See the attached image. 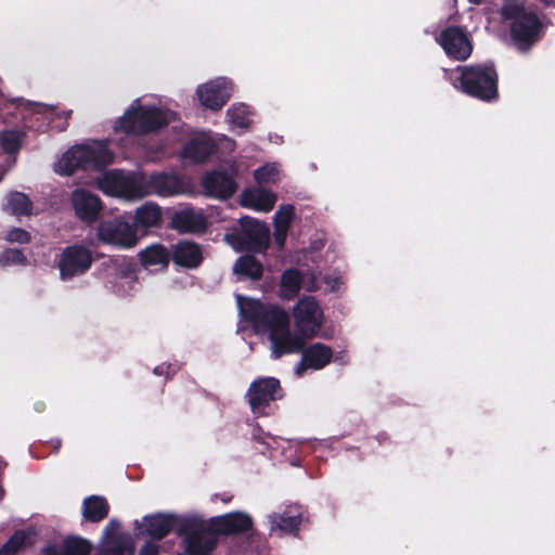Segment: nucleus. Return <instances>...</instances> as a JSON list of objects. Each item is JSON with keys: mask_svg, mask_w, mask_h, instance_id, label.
<instances>
[{"mask_svg": "<svg viewBox=\"0 0 555 555\" xmlns=\"http://www.w3.org/2000/svg\"><path fill=\"white\" fill-rule=\"evenodd\" d=\"M80 548L82 555H88L90 552V545L86 541H80Z\"/></svg>", "mask_w": 555, "mask_h": 555, "instance_id": "obj_44", "label": "nucleus"}, {"mask_svg": "<svg viewBox=\"0 0 555 555\" xmlns=\"http://www.w3.org/2000/svg\"><path fill=\"white\" fill-rule=\"evenodd\" d=\"M141 263L144 267H159L164 269L169 261V254L162 245H152L139 253Z\"/></svg>", "mask_w": 555, "mask_h": 555, "instance_id": "obj_27", "label": "nucleus"}, {"mask_svg": "<svg viewBox=\"0 0 555 555\" xmlns=\"http://www.w3.org/2000/svg\"><path fill=\"white\" fill-rule=\"evenodd\" d=\"M172 225L181 232H201L206 229L207 220L201 210L184 208L175 214Z\"/></svg>", "mask_w": 555, "mask_h": 555, "instance_id": "obj_20", "label": "nucleus"}, {"mask_svg": "<svg viewBox=\"0 0 555 555\" xmlns=\"http://www.w3.org/2000/svg\"><path fill=\"white\" fill-rule=\"evenodd\" d=\"M294 218V207L291 205L282 206L274 217V241L279 246H283L287 236L289 225Z\"/></svg>", "mask_w": 555, "mask_h": 555, "instance_id": "obj_24", "label": "nucleus"}, {"mask_svg": "<svg viewBox=\"0 0 555 555\" xmlns=\"http://www.w3.org/2000/svg\"><path fill=\"white\" fill-rule=\"evenodd\" d=\"M72 203L76 216L85 221H93L102 208L100 198L82 189L73 192Z\"/></svg>", "mask_w": 555, "mask_h": 555, "instance_id": "obj_16", "label": "nucleus"}, {"mask_svg": "<svg viewBox=\"0 0 555 555\" xmlns=\"http://www.w3.org/2000/svg\"><path fill=\"white\" fill-rule=\"evenodd\" d=\"M233 272L238 279L259 280L262 275V264L251 256H242L234 263Z\"/></svg>", "mask_w": 555, "mask_h": 555, "instance_id": "obj_26", "label": "nucleus"}, {"mask_svg": "<svg viewBox=\"0 0 555 555\" xmlns=\"http://www.w3.org/2000/svg\"><path fill=\"white\" fill-rule=\"evenodd\" d=\"M143 522L147 534L157 539L165 537L172 526L170 517L164 515L145 517Z\"/></svg>", "mask_w": 555, "mask_h": 555, "instance_id": "obj_31", "label": "nucleus"}, {"mask_svg": "<svg viewBox=\"0 0 555 555\" xmlns=\"http://www.w3.org/2000/svg\"><path fill=\"white\" fill-rule=\"evenodd\" d=\"M301 285L308 292H313L320 288L319 284L312 280H304L300 273L295 269L286 270L282 274L280 295L282 298L291 299L297 295L300 291Z\"/></svg>", "mask_w": 555, "mask_h": 555, "instance_id": "obj_17", "label": "nucleus"}, {"mask_svg": "<svg viewBox=\"0 0 555 555\" xmlns=\"http://www.w3.org/2000/svg\"><path fill=\"white\" fill-rule=\"evenodd\" d=\"M144 189L147 191L146 196L150 194L168 196L177 194L180 186L175 176L157 173L151 176L149 179L144 176Z\"/></svg>", "mask_w": 555, "mask_h": 555, "instance_id": "obj_23", "label": "nucleus"}, {"mask_svg": "<svg viewBox=\"0 0 555 555\" xmlns=\"http://www.w3.org/2000/svg\"><path fill=\"white\" fill-rule=\"evenodd\" d=\"M280 383L273 377H263L251 383L247 398L253 411H257L275 400L279 396Z\"/></svg>", "mask_w": 555, "mask_h": 555, "instance_id": "obj_13", "label": "nucleus"}, {"mask_svg": "<svg viewBox=\"0 0 555 555\" xmlns=\"http://www.w3.org/2000/svg\"><path fill=\"white\" fill-rule=\"evenodd\" d=\"M468 1L470 3H473V4H476V5H478V4H480L482 2V0H468Z\"/></svg>", "mask_w": 555, "mask_h": 555, "instance_id": "obj_47", "label": "nucleus"}, {"mask_svg": "<svg viewBox=\"0 0 555 555\" xmlns=\"http://www.w3.org/2000/svg\"><path fill=\"white\" fill-rule=\"evenodd\" d=\"M26 257L18 249H5L0 253V266L25 264Z\"/></svg>", "mask_w": 555, "mask_h": 555, "instance_id": "obj_36", "label": "nucleus"}, {"mask_svg": "<svg viewBox=\"0 0 555 555\" xmlns=\"http://www.w3.org/2000/svg\"><path fill=\"white\" fill-rule=\"evenodd\" d=\"M2 495H3V489H2V487L0 486V499L2 498Z\"/></svg>", "mask_w": 555, "mask_h": 555, "instance_id": "obj_49", "label": "nucleus"}, {"mask_svg": "<svg viewBox=\"0 0 555 555\" xmlns=\"http://www.w3.org/2000/svg\"><path fill=\"white\" fill-rule=\"evenodd\" d=\"M438 41L444 52L455 60L464 61L472 53V44L459 27H449L443 30Z\"/></svg>", "mask_w": 555, "mask_h": 555, "instance_id": "obj_12", "label": "nucleus"}, {"mask_svg": "<svg viewBox=\"0 0 555 555\" xmlns=\"http://www.w3.org/2000/svg\"><path fill=\"white\" fill-rule=\"evenodd\" d=\"M113 160V154L103 141H91L68 149L54 164V171L70 176L77 169L92 165L104 166Z\"/></svg>", "mask_w": 555, "mask_h": 555, "instance_id": "obj_3", "label": "nucleus"}, {"mask_svg": "<svg viewBox=\"0 0 555 555\" xmlns=\"http://www.w3.org/2000/svg\"><path fill=\"white\" fill-rule=\"evenodd\" d=\"M4 209L16 217H28L31 215L33 205L25 194L12 192L7 197Z\"/></svg>", "mask_w": 555, "mask_h": 555, "instance_id": "obj_28", "label": "nucleus"}, {"mask_svg": "<svg viewBox=\"0 0 555 555\" xmlns=\"http://www.w3.org/2000/svg\"><path fill=\"white\" fill-rule=\"evenodd\" d=\"M162 217V208L158 205L151 202L145 203L135 209L132 225L138 234L141 232L142 235H145L150 229L160 223Z\"/></svg>", "mask_w": 555, "mask_h": 555, "instance_id": "obj_18", "label": "nucleus"}, {"mask_svg": "<svg viewBox=\"0 0 555 555\" xmlns=\"http://www.w3.org/2000/svg\"><path fill=\"white\" fill-rule=\"evenodd\" d=\"M21 147V133L4 131L0 133V154H7L13 158V154Z\"/></svg>", "mask_w": 555, "mask_h": 555, "instance_id": "obj_34", "label": "nucleus"}, {"mask_svg": "<svg viewBox=\"0 0 555 555\" xmlns=\"http://www.w3.org/2000/svg\"><path fill=\"white\" fill-rule=\"evenodd\" d=\"M215 150L212 139L206 134L201 133L194 137L182 150L181 155L184 159L190 162H203Z\"/></svg>", "mask_w": 555, "mask_h": 555, "instance_id": "obj_22", "label": "nucleus"}, {"mask_svg": "<svg viewBox=\"0 0 555 555\" xmlns=\"http://www.w3.org/2000/svg\"><path fill=\"white\" fill-rule=\"evenodd\" d=\"M154 373H155V374H162V373H163V367H156V369L154 370Z\"/></svg>", "mask_w": 555, "mask_h": 555, "instance_id": "obj_48", "label": "nucleus"}, {"mask_svg": "<svg viewBox=\"0 0 555 555\" xmlns=\"http://www.w3.org/2000/svg\"><path fill=\"white\" fill-rule=\"evenodd\" d=\"M176 118L175 113L134 100L113 125L114 133L143 135L155 132Z\"/></svg>", "mask_w": 555, "mask_h": 555, "instance_id": "obj_2", "label": "nucleus"}, {"mask_svg": "<svg viewBox=\"0 0 555 555\" xmlns=\"http://www.w3.org/2000/svg\"><path fill=\"white\" fill-rule=\"evenodd\" d=\"M324 282L331 292H340L344 288V282L340 276H325Z\"/></svg>", "mask_w": 555, "mask_h": 555, "instance_id": "obj_40", "label": "nucleus"}, {"mask_svg": "<svg viewBox=\"0 0 555 555\" xmlns=\"http://www.w3.org/2000/svg\"><path fill=\"white\" fill-rule=\"evenodd\" d=\"M227 115L233 130L244 131L250 126L251 111L244 104H233Z\"/></svg>", "mask_w": 555, "mask_h": 555, "instance_id": "obj_29", "label": "nucleus"}, {"mask_svg": "<svg viewBox=\"0 0 555 555\" xmlns=\"http://www.w3.org/2000/svg\"><path fill=\"white\" fill-rule=\"evenodd\" d=\"M158 546L153 543H146L140 551L139 555H157Z\"/></svg>", "mask_w": 555, "mask_h": 555, "instance_id": "obj_42", "label": "nucleus"}, {"mask_svg": "<svg viewBox=\"0 0 555 555\" xmlns=\"http://www.w3.org/2000/svg\"><path fill=\"white\" fill-rule=\"evenodd\" d=\"M108 512L107 504L104 499L92 496L83 502V516L91 521L103 519Z\"/></svg>", "mask_w": 555, "mask_h": 555, "instance_id": "obj_32", "label": "nucleus"}, {"mask_svg": "<svg viewBox=\"0 0 555 555\" xmlns=\"http://www.w3.org/2000/svg\"><path fill=\"white\" fill-rule=\"evenodd\" d=\"M216 544L215 535L210 530L194 532L188 538L186 551L189 554H205Z\"/></svg>", "mask_w": 555, "mask_h": 555, "instance_id": "obj_25", "label": "nucleus"}, {"mask_svg": "<svg viewBox=\"0 0 555 555\" xmlns=\"http://www.w3.org/2000/svg\"><path fill=\"white\" fill-rule=\"evenodd\" d=\"M232 83L227 78H217L197 88L196 94L201 104L210 109H219L230 98Z\"/></svg>", "mask_w": 555, "mask_h": 555, "instance_id": "obj_10", "label": "nucleus"}, {"mask_svg": "<svg viewBox=\"0 0 555 555\" xmlns=\"http://www.w3.org/2000/svg\"><path fill=\"white\" fill-rule=\"evenodd\" d=\"M300 352L301 360L294 367L297 376H302L308 369L315 371L323 369L333 358L331 347L321 343H315L308 348L304 347Z\"/></svg>", "mask_w": 555, "mask_h": 555, "instance_id": "obj_11", "label": "nucleus"}, {"mask_svg": "<svg viewBox=\"0 0 555 555\" xmlns=\"http://www.w3.org/2000/svg\"><path fill=\"white\" fill-rule=\"evenodd\" d=\"M96 237L102 244L121 250L134 248L141 238L135 228L121 217L101 222Z\"/></svg>", "mask_w": 555, "mask_h": 555, "instance_id": "obj_8", "label": "nucleus"}, {"mask_svg": "<svg viewBox=\"0 0 555 555\" xmlns=\"http://www.w3.org/2000/svg\"><path fill=\"white\" fill-rule=\"evenodd\" d=\"M92 263L90 250L81 246L66 248L59 262L60 275L63 281L86 272Z\"/></svg>", "mask_w": 555, "mask_h": 555, "instance_id": "obj_9", "label": "nucleus"}, {"mask_svg": "<svg viewBox=\"0 0 555 555\" xmlns=\"http://www.w3.org/2000/svg\"><path fill=\"white\" fill-rule=\"evenodd\" d=\"M31 531H16L10 540L0 548V555H14L30 539Z\"/></svg>", "mask_w": 555, "mask_h": 555, "instance_id": "obj_35", "label": "nucleus"}, {"mask_svg": "<svg viewBox=\"0 0 555 555\" xmlns=\"http://www.w3.org/2000/svg\"><path fill=\"white\" fill-rule=\"evenodd\" d=\"M172 260L176 264L188 269L199 266L203 260L201 247L189 241H181L172 247Z\"/></svg>", "mask_w": 555, "mask_h": 555, "instance_id": "obj_19", "label": "nucleus"}, {"mask_svg": "<svg viewBox=\"0 0 555 555\" xmlns=\"http://www.w3.org/2000/svg\"><path fill=\"white\" fill-rule=\"evenodd\" d=\"M243 319L250 322L258 334L270 343L274 359L299 353L308 340L319 336L325 323L321 304L313 296H302L293 306L291 313L279 306H264L259 300L236 296Z\"/></svg>", "mask_w": 555, "mask_h": 555, "instance_id": "obj_1", "label": "nucleus"}, {"mask_svg": "<svg viewBox=\"0 0 555 555\" xmlns=\"http://www.w3.org/2000/svg\"><path fill=\"white\" fill-rule=\"evenodd\" d=\"M335 359H336V361H339L340 364H344L347 362V357L343 353L337 354Z\"/></svg>", "mask_w": 555, "mask_h": 555, "instance_id": "obj_45", "label": "nucleus"}, {"mask_svg": "<svg viewBox=\"0 0 555 555\" xmlns=\"http://www.w3.org/2000/svg\"><path fill=\"white\" fill-rule=\"evenodd\" d=\"M254 178L259 184H273L281 180L282 171L278 164L268 163L254 171Z\"/></svg>", "mask_w": 555, "mask_h": 555, "instance_id": "obj_33", "label": "nucleus"}, {"mask_svg": "<svg viewBox=\"0 0 555 555\" xmlns=\"http://www.w3.org/2000/svg\"><path fill=\"white\" fill-rule=\"evenodd\" d=\"M545 4L555 7V0H542Z\"/></svg>", "mask_w": 555, "mask_h": 555, "instance_id": "obj_46", "label": "nucleus"}, {"mask_svg": "<svg viewBox=\"0 0 555 555\" xmlns=\"http://www.w3.org/2000/svg\"><path fill=\"white\" fill-rule=\"evenodd\" d=\"M99 189L106 195L137 201L146 196L144 175L112 170L98 178Z\"/></svg>", "mask_w": 555, "mask_h": 555, "instance_id": "obj_4", "label": "nucleus"}, {"mask_svg": "<svg viewBox=\"0 0 555 555\" xmlns=\"http://www.w3.org/2000/svg\"><path fill=\"white\" fill-rule=\"evenodd\" d=\"M118 529V524L115 521H111L105 530V540H109V534L112 531H116Z\"/></svg>", "mask_w": 555, "mask_h": 555, "instance_id": "obj_43", "label": "nucleus"}, {"mask_svg": "<svg viewBox=\"0 0 555 555\" xmlns=\"http://www.w3.org/2000/svg\"><path fill=\"white\" fill-rule=\"evenodd\" d=\"M241 233H228L224 241L236 251L253 250L263 251L269 245V229L258 220L244 217L241 218Z\"/></svg>", "mask_w": 555, "mask_h": 555, "instance_id": "obj_6", "label": "nucleus"}, {"mask_svg": "<svg viewBox=\"0 0 555 555\" xmlns=\"http://www.w3.org/2000/svg\"><path fill=\"white\" fill-rule=\"evenodd\" d=\"M203 186L207 195L218 199L231 197L237 189L233 178L221 171L206 175L203 179Z\"/></svg>", "mask_w": 555, "mask_h": 555, "instance_id": "obj_15", "label": "nucleus"}, {"mask_svg": "<svg viewBox=\"0 0 555 555\" xmlns=\"http://www.w3.org/2000/svg\"><path fill=\"white\" fill-rule=\"evenodd\" d=\"M214 144L215 149H218L223 153H231L236 146L235 141L227 137L218 138L217 142H214Z\"/></svg>", "mask_w": 555, "mask_h": 555, "instance_id": "obj_38", "label": "nucleus"}, {"mask_svg": "<svg viewBox=\"0 0 555 555\" xmlns=\"http://www.w3.org/2000/svg\"><path fill=\"white\" fill-rule=\"evenodd\" d=\"M460 88L481 100H491L496 95V73L492 66L459 67Z\"/></svg>", "mask_w": 555, "mask_h": 555, "instance_id": "obj_5", "label": "nucleus"}, {"mask_svg": "<svg viewBox=\"0 0 555 555\" xmlns=\"http://www.w3.org/2000/svg\"><path fill=\"white\" fill-rule=\"evenodd\" d=\"M502 15L514 18L512 38L519 50H527L538 40L541 26L533 13L518 7L506 5L502 9Z\"/></svg>", "mask_w": 555, "mask_h": 555, "instance_id": "obj_7", "label": "nucleus"}, {"mask_svg": "<svg viewBox=\"0 0 555 555\" xmlns=\"http://www.w3.org/2000/svg\"><path fill=\"white\" fill-rule=\"evenodd\" d=\"M276 202V195L263 189H250L241 194L240 203L242 206L257 210L270 211Z\"/></svg>", "mask_w": 555, "mask_h": 555, "instance_id": "obj_21", "label": "nucleus"}, {"mask_svg": "<svg viewBox=\"0 0 555 555\" xmlns=\"http://www.w3.org/2000/svg\"><path fill=\"white\" fill-rule=\"evenodd\" d=\"M120 287H122V289H120L119 292L122 294H126L128 291L133 289L138 282V278L133 274L122 275L120 276Z\"/></svg>", "mask_w": 555, "mask_h": 555, "instance_id": "obj_39", "label": "nucleus"}, {"mask_svg": "<svg viewBox=\"0 0 555 555\" xmlns=\"http://www.w3.org/2000/svg\"><path fill=\"white\" fill-rule=\"evenodd\" d=\"M253 526L251 517L242 512L217 516L211 519V530L216 533L234 534L247 531Z\"/></svg>", "mask_w": 555, "mask_h": 555, "instance_id": "obj_14", "label": "nucleus"}, {"mask_svg": "<svg viewBox=\"0 0 555 555\" xmlns=\"http://www.w3.org/2000/svg\"><path fill=\"white\" fill-rule=\"evenodd\" d=\"M272 532L293 533L298 529L300 518L298 515L273 514L269 516Z\"/></svg>", "mask_w": 555, "mask_h": 555, "instance_id": "obj_30", "label": "nucleus"}, {"mask_svg": "<svg viewBox=\"0 0 555 555\" xmlns=\"http://www.w3.org/2000/svg\"><path fill=\"white\" fill-rule=\"evenodd\" d=\"M5 240L10 243L25 244L30 241V235L23 229L13 228L7 232Z\"/></svg>", "mask_w": 555, "mask_h": 555, "instance_id": "obj_37", "label": "nucleus"}, {"mask_svg": "<svg viewBox=\"0 0 555 555\" xmlns=\"http://www.w3.org/2000/svg\"><path fill=\"white\" fill-rule=\"evenodd\" d=\"M13 158L7 154H0V180L13 164Z\"/></svg>", "mask_w": 555, "mask_h": 555, "instance_id": "obj_41", "label": "nucleus"}]
</instances>
